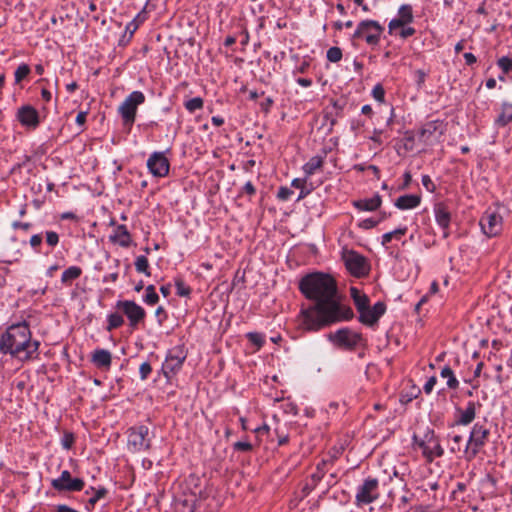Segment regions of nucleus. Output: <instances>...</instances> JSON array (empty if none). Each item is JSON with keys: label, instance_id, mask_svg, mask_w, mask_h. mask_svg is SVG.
<instances>
[{"label": "nucleus", "instance_id": "f257e3e1", "mask_svg": "<svg viewBox=\"0 0 512 512\" xmlns=\"http://www.w3.org/2000/svg\"><path fill=\"white\" fill-rule=\"evenodd\" d=\"M298 288L306 299L313 301L300 311L305 330L316 332L354 317L351 307L341 303L336 280L331 275L309 273L301 278Z\"/></svg>", "mask_w": 512, "mask_h": 512}, {"label": "nucleus", "instance_id": "f03ea898", "mask_svg": "<svg viewBox=\"0 0 512 512\" xmlns=\"http://www.w3.org/2000/svg\"><path fill=\"white\" fill-rule=\"evenodd\" d=\"M40 342L32 339L26 321L10 325L0 336V352L21 361L38 359Z\"/></svg>", "mask_w": 512, "mask_h": 512}, {"label": "nucleus", "instance_id": "7ed1b4c3", "mask_svg": "<svg viewBox=\"0 0 512 512\" xmlns=\"http://www.w3.org/2000/svg\"><path fill=\"white\" fill-rule=\"evenodd\" d=\"M384 31L385 28L379 21L364 19L357 24L352 40L363 41L374 49L380 44Z\"/></svg>", "mask_w": 512, "mask_h": 512}, {"label": "nucleus", "instance_id": "20e7f679", "mask_svg": "<svg viewBox=\"0 0 512 512\" xmlns=\"http://www.w3.org/2000/svg\"><path fill=\"white\" fill-rule=\"evenodd\" d=\"M127 448L132 453L149 451L152 448V438L148 426L140 424L127 429Z\"/></svg>", "mask_w": 512, "mask_h": 512}, {"label": "nucleus", "instance_id": "39448f33", "mask_svg": "<svg viewBox=\"0 0 512 512\" xmlns=\"http://www.w3.org/2000/svg\"><path fill=\"white\" fill-rule=\"evenodd\" d=\"M490 434V429L485 423L476 422L473 425L465 449L468 461L473 460L488 443Z\"/></svg>", "mask_w": 512, "mask_h": 512}, {"label": "nucleus", "instance_id": "423d86ee", "mask_svg": "<svg viewBox=\"0 0 512 512\" xmlns=\"http://www.w3.org/2000/svg\"><path fill=\"white\" fill-rule=\"evenodd\" d=\"M145 95L141 91H133L130 93L118 108V112L122 118L123 125L131 130L137 114L139 105L145 102Z\"/></svg>", "mask_w": 512, "mask_h": 512}, {"label": "nucleus", "instance_id": "0eeeda50", "mask_svg": "<svg viewBox=\"0 0 512 512\" xmlns=\"http://www.w3.org/2000/svg\"><path fill=\"white\" fill-rule=\"evenodd\" d=\"M115 308L127 317L128 325L132 330L144 325L146 318L145 309L133 300H118Z\"/></svg>", "mask_w": 512, "mask_h": 512}, {"label": "nucleus", "instance_id": "6e6552de", "mask_svg": "<svg viewBox=\"0 0 512 512\" xmlns=\"http://www.w3.org/2000/svg\"><path fill=\"white\" fill-rule=\"evenodd\" d=\"M187 358V351L184 345H176L168 350L164 363L162 364V373L170 380L181 369Z\"/></svg>", "mask_w": 512, "mask_h": 512}, {"label": "nucleus", "instance_id": "1a4fd4ad", "mask_svg": "<svg viewBox=\"0 0 512 512\" xmlns=\"http://www.w3.org/2000/svg\"><path fill=\"white\" fill-rule=\"evenodd\" d=\"M328 339L339 349L348 351L355 350L356 347L364 341L361 333L354 332L348 327L340 328L333 333H329Z\"/></svg>", "mask_w": 512, "mask_h": 512}, {"label": "nucleus", "instance_id": "9d476101", "mask_svg": "<svg viewBox=\"0 0 512 512\" xmlns=\"http://www.w3.org/2000/svg\"><path fill=\"white\" fill-rule=\"evenodd\" d=\"M413 440L422 449V454L427 462H432L434 458H439L444 455V449L440 444L439 438L435 435L434 430L428 429L423 439L420 440L414 435Z\"/></svg>", "mask_w": 512, "mask_h": 512}, {"label": "nucleus", "instance_id": "9b49d317", "mask_svg": "<svg viewBox=\"0 0 512 512\" xmlns=\"http://www.w3.org/2000/svg\"><path fill=\"white\" fill-rule=\"evenodd\" d=\"M379 482L378 479L368 477L364 482L357 488L355 496V504L358 507L373 503L379 497Z\"/></svg>", "mask_w": 512, "mask_h": 512}, {"label": "nucleus", "instance_id": "f8f14e48", "mask_svg": "<svg viewBox=\"0 0 512 512\" xmlns=\"http://www.w3.org/2000/svg\"><path fill=\"white\" fill-rule=\"evenodd\" d=\"M15 117L22 127L30 131L36 130L42 122L40 112L31 104L20 106Z\"/></svg>", "mask_w": 512, "mask_h": 512}, {"label": "nucleus", "instance_id": "ddd939ff", "mask_svg": "<svg viewBox=\"0 0 512 512\" xmlns=\"http://www.w3.org/2000/svg\"><path fill=\"white\" fill-rule=\"evenodd\" d=\"M51 486L57 492H79L85 487V482L81 478H73L70 471L63 470L58 478L51 480Z\"/></svg>", "mask_w": 512, "mask_h": 512}, {"label": "nucleus", "instance_id": "4468645a", "mask_svg": "<svg viewBox=\"0 0 512 512\" xmlns=\"http://www.w3.org/2000/svg\"><path fill=\"white\" fill-rule=\"evenodd\" d=\"M148 171L156 178H164L169 175L170 161L164 152L155 151L147 160Z\"/></svg>", "mask_w": 512, "mask_h": 512}, {"label": "nucleus", "instance_id": "2eb2a0df", "mask_svg": "<svg viewBox=\"0 0 512 512\" xmlns=\"http://www.w3.org/2000/svg\"><path fill=\"white\" fill-rule=\"evenodd\" d=\"M345 266L353 276L358 278L368 275L370 271V265L367 259L355 251H351L347 254L345 257Z\"/></svg>", "mask_w": 512, "mask_h": 512}, {"label": "nucleus", "instance_id": "dca6fc26", "mask_svg": "<svg viewBox=\"0 0 512 512\" xmlns=\"http://www.w3.org/2000/svg\"><path fill=\"white\" fill-rule=\"evenodd\" d=\"M447 129V123L444 120L436 119L424 123L418 132L419 140L429 143L435 137L444 135Z\"/></svg>", "mask_w": 512, "mask_h": 512}, {"label": "nucleus", "instance_id": "f3484780", "mask_svg": "<svg viewBox=\"0 0 512 512\" xmlns=\"http://www.w3.org/2000/svg\"><path fill=\"white\" fill-rule=\"evenodd\" d=\"M480 226L486 236L495 237L502 230V217L496 211L487 210L480 219Z\"/></svg>", "mask_w": 512, "mask_h": 512}, {"label": "nucleus", "instance_id": "a211bd4d", "mask_svg": "<svg viewBox=\"0 0 512 512\" xmlns=\"http://www.w3.org/2000/svg\"><path fill=\"white\" fill-rule=\"evenodd\" d=\"M480 402L468 401L465 408L459 406L455 407V421L454 425L468 426L476 417L477 409L481 408Z\"/></svg>", "mask_w": 512, "mask_h": 512}, {"label": "nucleus", "instance_id": "6ab92c4d", "mask_svg": "<svg viewBox=\"0 0 512 512\" xmlns=\"http://www.w3.org/2000/svg\"><path fill=\"white\" fill-rule=\"evenodd\" d=\"M386 312V304L384 302H377L370 307V305L359 314L358 320L360 323L372 327L376 325L379 319Z\"/></svg>", "mask_w": 512, "mask_h": 512}, {"label": "nucleus", "instance_id": "aec40b11", "mask_svg": "<svg viewBox=\"0 0 512 512\" xmlns=\"http://www.w3.org/2000/svg\"><path fill=\"white\" fill-rule=\"evenodd\" d=\"M414 21L413 8L410 4H402L398 8L397 17L388 23V33L392 35L400 27L411 24Z\"/></svg>", "mask_w": 512, "mask_h": 512}, {"label": "nucleus", "instance_id": "412c9836", "mask_svg": "<svg viewBox=\"0 0 512 512\" xmlns=\"http://www.w3.org/2000/svg\"><path fill=\"white\" fill-rule=\"evenodd\" d=\"M110 225L115 226L113 233L109 236V241L114 244H118L123 248H128L132 244V236L128 231L126 225L116 224V221L112 219Z\"/></svg>", "mask_w": 512, "mask_h": 512}, {"label": "nucleus", "instance_id": "4be33fe9", "mask_svg": "<svg viewBox=\"0 0 512 512\" xmlns=\"http://www.w3.org/2000/svg\"><path fill=\"white\" fill-rule=\"evenodd\" d=\"M434 215L437 224L443 229V237L447 238L450 234L449 227L451 223V212L448 206L443 202L435 204Z\"/></svg>", "mask_w": 512, "mask_h": 512}, {"label": "nucleus", "instance_id": "5701e85b", "mask_svg": "<svg viewBox=\"0 0 512 512\" xmlns=\"http://www.w3.org/2000/svg\"><path fill=\"white\" fill-rule=\"evenodd\" d=\"M85 494H92V497H90L85 505V510L88 512L93 511L95 508V505L98 501L105 498L108 495V489L100 486L98 488H95L93 486H90L86 491Z\"/></svg>", "mask_w": 512, "mask_h": 512}, {"label": "nucleus", "instance_id": "b1692460", "mask_svg": "<svg viewBox=\"0 0 512 512\" xmlns=\"http://www.w3.org/2000/svg\"><path fill=\"white\" fill-rule=\"evenodd\" d=\"M326 156L327 151L323 150L322 155H316L311 157L309 161L306 162L302 167L305 176L310 177L313 174H315L316 171L320 170L324 165Z\"/></svg>", "mask_w": 512, "mask_h": 512}, {"label": "nucleus", "instance_id": "393cba45", "mask_svg": "<svg viewBox=\"0 0 512 512\" xmlns=\"http://www.w3.org/2000/svg\"><path fill=\"white\" fill-rule=\"evenodd\" d=\"M382 204V198L375 194L372 198L353 201V206L360 211H376Z\"/></svg>", "mask_w": 512, "mask_h": 512}, {"label": "nucleus", "instance_id": "a878e982", "mask_svg": "<svg viewBox=\"0 0 512 512\" xmlns=\"http://www.w3.org/2000/svg\"><path fill=\"white\" fill-rule=\"evenodd\" d=\"M91 361L98 368L109 369L112 363V355L106 349H96L92 353Z\"/></svg>", "mask_w": 512, "mask_h": 512}, {"label": "nucleus", "instance_id": "bb28decb", "mask_svg": "<svg viewBox=\"0 0 512 512\" xmlns=\"http://www.w3.org/2000/svg\"><path fill=\"white\" fill-rule=\"evenodd\" d=\"M421 203V197L416 194H405L398 197L394 205L400 210L414 209Z\"/></svg>", "mask_w": 512, "mask_h": 512}, {"label": "nucleus", "instance_id": "cd10ccee", "mask_svg": "<svg viewBox=\"0 0 512 512\" xmlns=\"http://www.w3.org/2000/svg\"><path fill=\"white\" fill-rule=\"evenodd\" d=\"M334 460L332 458L329 459H322L317 465H316V471L312 473L310 477L311 481V488L314 489L320 481L324 478L326 472H327V466L333 465Z\"/></svg>", "mask_w": 512, "mask_h": 512}, {"label": "nucleus", "instance_id": "c85d7f7f", "mask_svg": "<svg viewBox=\"0 0 512 512\" xmlns=\"http://www.w3.org/2000/svg\"><path fill=\"white\" fill-rule=\"evenodd\" d=\"M350 296L359 314L370 305L369 297L356 287H350Z\"/></svg>", "mask_w": 512, "mask_h": 512}, {"label": "nucleus", "instance_id": "c756f323", "mask_svg": "<svg viewBox=\"0 0 512 512\" xmlns=\"http://www.w3.org/2000/svg\"><path fill=\"white\" fill-rule=\"evenodd\" d=\"M512 122V103L502 102L501 112L495 120V123L500 127H505Z\"/></svg>", "mask_w": 512, "mask_h": 512}, {"label": "nucleus", "instance_id": "7c9ffc66", "mask_svg": "<svg viewBox=\"0 0 512 512\" xmlns=\"http://www.w3.org/2000/svg\"><path fill=\"white\" fill-rule=\"evenodd\" d=\"M82 275V269L79 266H70L61 276V282L65 286H70L72 282Z\"/></svg>", "mask_w": 512, "mask_h": 512}, {"label": "nucleus", "instance_id": "2f4dec72", "mask_svg": "<svg viewBox=\"0 0 512 512\" xmlns=\"http://www.w3.org/2000/svg\"><path fill=\"white\" fill-rule=\"evenodd\" d=\"M440 376L447 379L446 385L448 389L457 390L459 388V380L456 378L450 366H444L440 371Z\"/></svg>", "mask_w": 512, "mask_h": 512}, {"label": "nucleus", "instance_id": "473e14b6", "mask_svg": "<svg viewBox=\"0 0 512 512\" xmlns=\"http://www.w3.org/2000/svg\"><path fill=\"white\" fill-rule=\"evenodd\" d=\"M125 323L124 317L119 312H113L107 315L106 331L111 332L120 328Z\"/></svg>", "mask_w": 512, "mask_h": 512}, {"label": "nucleus", "instance_id": "72a5a7b5", "mask_svg": "<svg viewBox=\"0 0 512 512\" xmlns=\"http://www.w3.org/2000/svg\"><path fill=\"white\" fill-rule=\"evenodd\" d=\"M31 73L30 66L26 63H21L14 72L15 84H20L24 79H26Z\"/></svg>", "mask_w": 512, "mask_h": 512}, {"label": "nucleus", "instance_id": "f704fd0d", "mask_svg": "<svg viewBox=\"0 0 512 512\" xmlns=\"http://www.w3.org/2000/svg\"><path fill=\"white\" fill-rule=\"evenodd\" d=\"M135 269L138 273H143L146 276H150V265L146 256L140 255L135 260Z\"/></svg>", "mask_w": 512, "mask_h": 512}, {"label": "nucleus", "instance_id": "c9c22d12", "mask_svg": "<svg viewBox=\"0 0 512 512\" xmlns=\"http://www.w3.org/2000/svg\"><path fill=\"white\" fill-rule=\"evenodd\" d=\"M143 301L150 306L156 305L159 302V296L156 293L154 285H148L146 287Z\"/></svg>", "mask_w": 512, "mask_h": 512}, {"label": "nucleus", "instance_id": "e433bc0d", "mask_svg": "<svg viewBox=\"0 0 512 512\" xmlns=\"http://www.w3.org/2000/svg\"><path fill=\"white\" fill-rule=\"evenodd\" d=\"M203 106L204 101L201 97H194L184 102L185 109L190 113H194L196 110L202 109Z\"/></svg>", "mask_w": 512, "mask_h": 512}, {"label": "nucleus", "instance_id": "4c0bfd02", "mask_svg": "<svg viewBox=\"0 0 512 512\" xmlns=\"http://www.w3.org/2000/svg\"><path fill=\"white\" fill-rule=\"evenodd\" d=\"M246 338L250 343L260 349L265 344V335L259 332H249L246 334Z\"/></svg>", "mask_w": 512, "mask_h": 512}, {"label": "nucleus", "instance_id": "58836bf2", "mask_svg": "<svg viewBox=\"0 0 512 512\" xmlns=\"http://www.w3.org/2000/svg\"><path fill=\"white\" fill-rule=\"evenodd\" d=\"M142 12L138 13L136 17L127 23L125 27L126 33H129V38H132L136 30L139 28L140 24L144 21V18H141Z\"/></svg>", "mask_w": 512, "mask_h": 512}, {"label": "nucleus", "instance_id": "ea45409f", "mask_svg": "<svg viewBox=\"0 0 512 512\" xmlns=\"http://www.w3.org/2000/svg\"><path fill=\"white\" fill-rule=\"evenodd\" d=\"M176 293L181 297H188L191 294V288L185 284L182 278L175 279Z\"/></svg>", "mask_w": 512, "mask_h": 512}, {"label": "nucleus", "instance_id": "a19ab883", "mask_svg": "<svg viewBox=\"0 0 512 512\" xmlns=\"http://www.w3.org/2000/svg\"><path fill=\"white\" fill-rule=\"evenodd\" d=\"M342 56V50L337 46L330 47L326 53L327 60L332 63L339 62L342 59Z\"/></svg>", "mask_w": 512, "mask_h": 512}, {"label": "nucleus", "instance_id": "79ce46f5", "mask_svg": "<svg viewBox=\"0 0 512 512\" xmlns=\"http://www.w3.org/2000/svg\"><path fill=\"white\" fill-rule=\"evenodd\" d=\"M232 448L236 452H251L254 449V445L248 440L237 441L233 443Z\"/></svg>", "mask_w": 512, "mask_h": 512}, {"label": "nucleus", "instance_id": "37998d69", "mask_svg": "<svg viewBox=\"0 0 512 512\" xmlns=\"http://www.w3.org/2000/svg\"><path fill=\"white\" fill-rule=\"evenodd\" d=\"M45 241L53 249L59 244L60 236L57 232L48 230L45 232Z\"/></svg>", "mask_w": 512, "mask_h": 512}, {"label": "nucleus", "instance_id": "c03bdc74", "mask_svg": "<svg viewBox=\"0 0 512 512\" xmlns=\"http://www.w3.org/2000/svg\"><path fill=\"white\" fill-rule=\"evenodd\" d=\"M497 65L502 70L504 75L512 71V59L508 56H503L499 58L497 61Z\"/></svg>", "mask_w": 512, "mask_h": 512}, {"label": "nucleus", "instance_id": "a18cd8bd", "mask_svg": "<svg viewBox=\"0 0 512 512\" xmlns=\"http://www.w3.org/2000/svg\"><path fill=\"white\" fill-rule=\"evenodd\" d=\"M43 242V234H34L29 240V244L35 253H41V246Z\"/></svg>", "mask_w": 512, "mask_h": 512}, {"label": "nucleus", "instance_id": "49530a36", "mask_svg": "<svg viewBox=\"0 0 512 512\" xmlns=\"http://www.w3.org/2000/svg\"><path fill=\"white\" fill-rule=\"evenodd\" d=\"M75 442V436L70 431H65L61 438V445L64 449L70 450Z\"/></svg>", "mask_w": 512, "mask_h": 512}, {"label": "nucleus", "instance_id": "de8ad7c7", "mask_svg": "<svg viewBox=\"0 0 512 512\" xmlns=\"http://www.w3.org/2000/svg\"><path fill=\"white\" fill-rule=\"evenodd\" d=\"M381 222V219L366 218L358 223V227L364 230H369L376 227Z\"/></svg>", "mask_w": 512, "mask_h": 512}, {"label": "nucleus", "instance_id": "09e8293b", "mask_svg": "<svg viewBox=\"0 0 512 512\" xmlns=\"http://www.w3.org/2000/svg\"><path fill=\"white\" fill-rule=\"evenodd\" d=\"M372 96L376 101L380 103H383L385 101V90L381 84H376L373 87Z\"/></svg>", "mask_w": 512, "mask_h": 512}, {"label": "nucleus", "instance_id": "8fccbe9b", "mask_svg": "<svg viewBox=\"0 0 512 512\" xmlns=\"http://www.w3.org/2000/svg\"><path fill=\"white\" fill-rule=\"evenodd\" d=\"M415 141V136L412 131H406L403 138V147L406 151H411L413 149V144Z\"/></svg>", "mask_w": 512, "mask_h": 512}, {"label": "nucleus", "instance_id": "3c124183", "mask_svg": "<svg viewBox=\"0 0 512 512\" xmlns=\"http://www.w3.org/2000/svg\"><path fill=\"white\" fill-rule=\"evenodd\" d=\"M383 138H388V136L384 133L382 129H374L372 135L369 137L371 141L378 145H381L383 143Z\"/></svg>", "mask_w": 512, "mask_h": 512}, {"label": "nucleus", "instance_id": "603ef678", "mask_svg": "<svg viewBox=\"0 0 512 512\" xmlns=\"http://www.w3.org/2000/svg\"><path fill=\"white\" fill-rule=\"evenodd\" d=\"M292 194H293V191L290 188H288L286 186H281L277 192V198L280 201H287L290 199Z\"/></svg>", "mask_w": 512, "mask_h": 512}, {"label": "nucleus", "instance_id": "864d4df0", "mask_svg": "<svg viewBox=\"0 0 512 512\" xmlns=\"http://www.w3.org/2000/svg\"><path fill=\"white\" fill-rule=\"evenodd\" d=\"M244 194L248 195L249 199H251L256 194V188L251 181L245 183V185L241 189L239 196Z\"/></svg>", "mask_w": 512, "mask_h": 512}, {"label": "nucleus", "instance_id": "5fc2aeb1", "mask_svg": "<svg viewBox=\"0 0 512 512\" xmlns=\"http://www.w3.org/2000/svg\"><path fill=\"white\" fill-rule=\"evenodd\" d=\"M152 372V367L149 362H143L139 368L141 380H146Z\"/></svg>", "mask_w": 512, "mask_h": 512}, {"label": "nucleus", "instance_id": "6e6d98bb", "mask_svg": "<svg viewBox=\"0 0 512 512\" xmlns=\"http://www.w3.org/2000/svg\"><path fill=\"white\" fill-rule=\"evenodd\" d=\"M400 28H401V30L398 33V35L402 39H407V38L413 36L416 33L415 28H413V27H411L409 25H406V26L400 27Z\"/></svg>", "mask_w": 512, "mask_h": 512}, {"label": "nucleus", "instance_id": "4d7b16f0", "mask_svg": "<svg viewBox=\"0 0 512 512\" xmlns=\"http://www.w3.org/2000/svg\"><path fill=\"white\" fill-rule=\"evenodd\" d=\"M436 383H437V378L435 376H431L430 378H428V380L426 381V383L423 386V390H424L425 394H427V395L431 394Z\"/></svg>", "mask_w": 512, "mask_h": 512}, {"label": "nucleus", "instance_id": "13d9d810", "mask_svg": "<svg viewBox=\"0 0 512 512\" xmlns=\"http://www.w3.org/2000/svg\"><path fill=\"white\" fill-rule=\"evenodd\" d=\"M422 185L426 188L429 192H434L436 189V186L429 175H423L422 176Z\"/></svg>", "mask_w": 512, "mask_h": 512}, {"label": "nucleus", "instance_id": "bf43d9fd", "mask_svg": "<svg viewBox=\"0 0 512 512\" xmlns=\"http://www.w3.org/2000/svg\"><path fill=\"white\" fill-rule=\"evenodd\" d=\"M427 74L423 70H416L415 71V80L418 88H421L423 84L425 83Z\"/></svg>", "mask_w": 512, "mask_h": 512}, {"label": "nucleus", "instance_id": "052dcab7", "mask_svg": "<svg viewBox=\"0 0 512 512\" xmlns=\"http://www.w3.org/2000/svg\"><path fill=\"white\" fill-rule=\"evenodd\" d=\"M408 228L406 226L399 227L393 231H390V234L392 235L393 239L400 240L402 236H404L407 233Z\"/></svg>", "mask_w": 512, "mask_h": 512}, {"label": "nucleus", "instance_id": "680f3d73", "mask_svg": "<svg viewBox=\"0 0 512 512\" xmlns=\"http://www.w3.org/2000/svg\"><path fill=\"white\" fill-rule=\"evenodd\" d=\"M310 67V61L308 60H303L299 66H297L294 70H293V74H296V73H306L307 70L309 69Z\"/></svg>", "mask_w": 512, "mask_h": 512}, {"label": "nucleus", "instance_id": "e2e57ef3", "mask_svg": "<svg viewBox=\"0 0 512 512\" xmlns=\"http://www.w3.org/2000/svg\"><path fill=\"white\" fill-rule=\"evenodd\" d=\"M453 445L450 448V451L452 453H455L456 451L460 450V444L462 442V436L461 435H454L452 436Z\"/></svg>", "mask_w": 512, "mask_h": 512}, {"label": "nucleus", "instance_id": "0e129e2a", "mask_svg": "<svg viewBox=\"0 0 512 512\" xmlns=\"http://www.w3.org/2000/svg\"><path fill=\"white\" fill-rule=\"evenodd\" d=\"M12 227L14 229H22L24 231H28L32 227V224L29 222L15 221L13 222Z\"/></svg>", "mask_w": 512, "mask_h": 512}, {"label": "nucleus", "instance_id": "69168bd1", "mask_svg": "<svg viewBox=\"0 0 512 512\" xmlns=\"http://www.w3.org/2000/svg\"><path fill=\"white\" fill-rule=\"evenodd\" d=\"M274 104V100L271 97H267L263 102H261L260 106L264 112H269L271 107Z\"/></svg>", "mask_w": 512, "mask_h": 512}, {"label": "nucleus", "instance_id": "338daca9", "mask_svg": "<svg viewBox=\"0 0 512 512\" xmlns=\"http://www.w3.org/2000/svg\"><path fill=\"white\" fill-rule=\"evenodd\" d=\"M463 57L465 59L466 65H468V66H472L473 64H475L477 62V58L473 53L466 52L463 54Z\"/></svg>", "mask_w": 512, "mask_h": 512}, {"label": "nucleus", "instance_id": "774afa93", "mask_svg": "<svg viewBox=\"0 0 512 512\" xmlns=\"http://www.w3.org/2000/svg\"><path fill=\"white\" fill-rule=\"evenodd\" d=\"M55 512H79V511L66 505V504H59L55 507Z\"/></svg>", "mask_w": 512, "mask_h": 512}]
</instances>
